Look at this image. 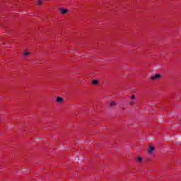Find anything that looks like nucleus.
Here are the masks:
<instances>
[{
  "label": "nucleus",
  "mask_w": 181,
  "mask_h": 181,
  "mask_svg": "<svg viewBox=\"0 0 181 181\" xmlns=\"http://www.w3.org/2000/svg\"><path fill=\"white\" fill-rule=\"evenodd\" d=\"M59 11H60L62 15H66V13H69V10L64 9V8H59Z\"/></svg>",
  "instance_id": "nucleus-1"
},
{
  "label": "nucleus",
  "mask_w": 181,
  "mask_h": 181,
  "mask_svg": "<svg viewBox=\"0 0 181 181\" xmlns=\"http://www.w3.org/2000/svg\"><path fill=\"white\" fill-rule=\"evenodd\" d=\"M161 76L160 74H157L155 76L151 77V80H157L158 78H160Z\"/></svg>",
  "instance_id": "nucleus-2"
},
{
  "label": "nucleus",
  "mask_w": 181,
  "mask_h": 181,
  "mask_svg": "<svg viewBox=\"0 0 181 181\" xmlns=\"http://www.w3.org/2000/svg\"><path fill=\"white\" fill-rule=\"evenodd\" d=\"M153 151H155L154 147L151 146L148 148V153H152L153 152Z\"/></svg>",
  "instance_id": "nucleus-3"
},
{
  "label": "nucleus",
  "mask_w": 181,
  "mask_h": 181,
  "mask_svg": "<svg viewBox=\"0 0 181 181\" xmlns=\"http://www.w3.org/2000/svg\"><path fill=\"white\" fill-rule=\"evenodd\" d=\"M57 103H63V99L62 98H57Z\"/></svg>",
  "instance_id": "nucleus-4"
},
{
  "label": "nucleus",
  "mask_w": 181,
  "mask_h": 181,
  "mask_svg": "<svg viewBox=\"0 0 181 181\" xmlns=\"http://www.w3.org/2000/svg\"><path fill=\"white\" fill-rule=\"evenodd\" d=\"M92 83H93L94 86H97V84H98V81L94 80V81H92Z\"/></svg>",
  "instance_id": "nucleus-5"
},
{
  "label": "nucleus",
  "mask_w": 181,
  "mask_h": 181,
  "mask_svg": "<svg viewBox=\"0 0 181 181\" xmlns=\"http://www.w3.org/2000/svg\"><path fill=\"white\" fill-rule=\"evenodd\" d=\"M37 4H38V5H42V4H43V1H41V0H38V1H37Z\"/></svg>",
  "instance_id": "nucleus-6"
},
{
  "label": "nucleus",
  "mask_w": 181,
  "mask_h": 181,
  "mask_svg": "<svg viewBox=\"0 0 181 181\" xmlns=\"http://www.w3.org/2000/svg\"><path fill=\"white\" fill-rule=\"evenodd\" d=\"M114 105H117V103L115 102H111L110 107H114Z\"/></svg>",
  "instance_id": "nucleus-7"
},
{
  "label": "nucleus",
  "mask_w": 181,
  "mask_h": 181,
  "mask_svg": "<svg viewBox=\"0 0 181 181\" xmlns=\"http://www.w3.org/2000/svg\"><path fill=\"white\" fill-rule=\"evenodd\" d=\"M137 161L139 162V163L142 162V158L139 157L138 159H137Z\"/></svg>",
  "instance_id": "nucleus-8"
},
{
  "label": "nucleus",
  "mask_w": 181,
  "mask_h": 181,
  "mask_svg": "<svg viewBox=\"0 0 181 181\" xmlns=\"http://www.w3.org/2000/svg\"><path fill=\"white\" fill-rule=\"evenodd\" d=\"M29 54H30V53L28 52H25L24 53V56H29Z\"/></svg>",
  "instance_id": "nucleus-9"
},
{
  "label": "nucleus",
  "mask_w": 181,
  "mask_h": 181,
  "mask_svg": "<svg viewBox=\"0 0 181 181\" xmlns=\"http://www.w3.org/2000/svg\"><path fill=\"white\" fill-rule=\"evenodd\" d=\"M136 97L135 95H132V100H135Z\"/></svg>",
  "instance_id": "nucleus-10"
},
{
  "label": "nucleus",
  "mask_w": 181,
  "mask_h": 181,
  "mask_svg": "<svg viewBox=\"0 0 181 181\" xmlns=\"http://www.w3.org/2000/svg\"><path fill=\"white\" fill-rule=\"evenodd\" d=\"M134 104H135V102H130V103H129V105H134Z\"/></svg>",
  "instance_id": "nucleus-11"
}]
</instances>
